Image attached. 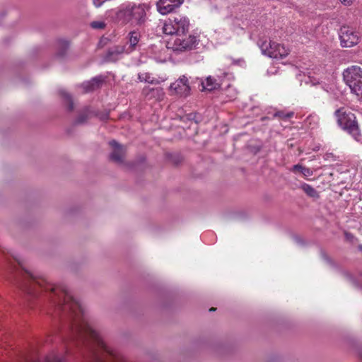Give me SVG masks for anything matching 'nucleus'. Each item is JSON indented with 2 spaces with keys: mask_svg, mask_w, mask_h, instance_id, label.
Masks as SVG:
<instances>
[{
  "mask_svg": "<svg viewBox=\"0 0 362 362\" xmlns=\"http://www.w3.org/2000/svg\"><path fill=\"white\" fill-rule=\"evenodd\" d=\"M144 93L146 95V97H148L149 98L154 95H156L159 99L160 97L163 96V91L160 88H158L152 89L144 88Z\"/></svg>",
  "mask_w": 362,
  "mask_h": 362,
  "instance_id": "412c9836",
  "label": "nucleus"
},
{
  "mask_svg": "<svg viewBox=\"0 0 362 362\" xmlns=\"http://www.w3.org/2000/svg\"><path fill=\"white\" fill-rule=\"evenodd\" d=\"M304 168V166L300 165V164H297V165H294L291 169V171L293 172V173H296V171H300L301 172L302 171V169Z\"/></svg>",
  "mask_w": 362,
  "mask_h": 362,
  "instance_id": "bb28decb",
  "label": "nucleus"
},
{
  "mask_svg": "<svg viewBox=\"0 0 362 362\" xmlns=\"http://www.w3.org/2000/svg\"><path fill=\"white\" fill-rule=\"evenodd\" d=\"M140 37L141 35L138 31L134 30L129 33L127 43L124 45L127 49V53H130L136 49Z\"/></svg>",
  "mask_w": 362,
  "mask_h": 362,
  "instance_id": "ddd939ff",
  "label": "nucleus"
},
{
  "mask_svg": "<svg viewBox=\"0 0 362 362\" xmlns=\"http://www.w3.org/2000/svg\"><path fill=\"white\" fill-rule=\"evenodd\" d=\"M300 188L310 197L317 198L319 197L318 192L311 185L303 183L301 185Z\"/></svg>",
  "mask_w": 362,
  "mask_h": 362,
  "instance_id": "a211bd4d",
  "label": "nucleus"
},
{
  "mask_svg": "<svg viewBox=\"0 0 362 362\" xmlns=\"http://www.w3.org/2000/svg\"><path fill=\"white\" fill-rule=\"evenodd\" d=\"M93 115H95L93 111L90 110L89 107H86L83 112L78 117L76 122L80 124L83 123Z\"/></svg>",
  "mask_w": 362,
  "mask_h": 362,
  "instance_id": "aec40b11",
  "label": "nucleus"
},
{
  "mask_svg": "<svg viewBox=\"0 0 362 362\" xmlns=\"http://www.w3.org/2000/svg\"><path fill=\"white\" fill-rule=\"evenodd\" d=\"M199 40L195 35H189L186 37L178 35L174 40L172 49L177 52L188 51L195 48Z\"/></svg>",
  "mask_w": 362,
  "mask_h": 362,
  "instance_id": "423d86ee",
  "label": "nucleus"
},
{
  "mask_svg": "<svg viewBox=\"0 0 362 362\" xmlns=\"http://www.w3.org/2000/svg\"><path fill=\"white\" fill-rule=\"evenodd\" d=\"M339 39L342 47H351L358 43L359 35L352 28L343 27L340 30Z\"/></svg>",
  "mask_w": 362,
  "mask_h": 362,
  "instance_id": "0eeeda50",
  "label": "nucleus"
},
{
  "mask_svg": "<svg viewBox=\"0 0 362 362\" xmlns=\"http://www.w3.org/2000/svg\"><path fill=\"white\" fill-rule=\"evenodd\" d=\"M337 125L358 142H362V134L354 113L346 107H340L334 112Z\"/></svg>",
  "mask_w": 362,
  "mask_h": 362,
  "instance_id": "7ed1b4c3",
  "label": "nucleus"
},
{
  "mask_svg": "<svg viewBox=\"0 0 362 362\" xmlns=\"http://www.w3.org/2000/svg\"><path fill=\"white\" fill-rule=\"evenodd\" d=\"M342 75L351 93L362 100V69L358 66H351L344 70Z\"/></svg>",
  "mask_w": 362,
  "mask_h": 362,
  "instance_id": "20e7f679",
  "label": "nucleus"
},
{
  "mask_svg": "<svg viewBox=\"0 0 362 362\" xmlns=\"http://www.w3.org/2000/svg\"><path fill=\"white\" fill-rule=\"evenodd\" d=\"M106 25L107 24L104 21H94L90 23V28L94 30H104Z\"/></svg>",
  "mask_w": 362,
  "mask_h": 362,
  "instance_id": "4be33fe9",
  "label": "nucleus"
},
{
  "mask_svg": "<svg viewBox=\"0 0 362 362\" xmlns=\"http://www.w3.org/2000/svg\"><path fill=\"white\" fill-rule=\"evenodd\" d=\"M344 5L349 6L352 4L353 0H339Z\"/></svg>",
  "mask_w": 362,
  "mask_h": 362,
  "instance_id": "cd10ccee",
  "label": "nucleus"
},
{
  "mask_svg": "<svg viewBox=\"0 0 362 362\" xmlns=\"http://www.w3.org/2000/svg\"><path fill=\"white\" fill-rule=\"evenodd\" d=\"M300 173L303 175L304 177H309L313 175V171L306 167H304Z\"/></svg>",
  "mask_w": 362,
  "mask_h": 362,
  "instance_id": "a878e982",
  "label": "nucleus"
},
{
  "mask_svg": "<svg viewBox=\"0 0 362 362\" xmlns=\"http://www.w3.org/2000/svg\"><path fill=\"white\" fill-rule=\"evenodd\" d=\"M189 20L185 16L177 15L165 21L163 32L165 35L177 36L184 35L189 28Z\"/></svg>",
  "mask_w": 362,
  "mask_h": 362,
  "instance_id": "39448f33",
  "label": "nucleus"
},
{
  "mask_svg": "<svg viewBox=\"0 0 362 362\" xmlns=\"http://www.w3.org/2000/svg\"><path fill=\"white\" fill-rule=\"evenodd\" d=\"M123 54H127L125 47L124 45H117L108 50L105 58L109 62H115L118 60Z\"/></svg>",
  "mask_w": 362,
  "mask_h": 362,
  "instance_id": "9b49d317",
  "label": "nucleus"
},
{
  "mask_svg": "<svg viewBox=\"0 0 362 362\" xmlns=\"http://www.w3.org/2000/svg\"><path fill=\"white\" fill-rule=\"evenodd\" d=\"M359 248L362 250V246H360Z\"/></svg>",
  "mask_w": 362,
  "mask_h": 362,
  "instance_id": "7c9ffc66",
  "label": "nucleus"
},
{
  "mask_svg": "<svg viewBox=\"0 0 362 362\" xmlns=\"http://www.w3.org/2000/svg\"><path fill=\"white\" fill-rule=\"evenodd\" d=\"M138 78L141 82H146L148 83H158V81L152 77L149 73H139L138 74Z\"/></svg>",
  "mask_w": 362,
  "mask_h": 362,
  "instance_id": "6ab92c4d",
  "label": "nucleus"
},
{
  "mask_svg": "<svg viewBox=\"0 0 362 362\" xmlns=\"http://www.w3.org/2000/svg\"><path fill=\"white\" fill-rule=\"evenodd\" d=\"M104 81V77L102 76H98L93 78L88 81L83 83L82 87L86 92L92 91L100 86L102 83Z\"/></svg>",
  "mask_w": 362,
  "mask_h": 362,
  "instance_id": "4468645a",
  "label": "nucleus"
},
{
  "mask_svg": "<svg viewBox=\"0 0 362 362\" xmlns=\"http://www.w3.org/2000/svg\"><path fill=\"white\" fill-rule=\"evenodd\" d=\"M183 0H158L156 4L158 11L162 15H166L180 7Z\"/></svg>",
  "mask_w": 362,
  "mask_h": 362,
  "instance_id": "1a4fd4ad",
  "label": "nucleus"
},
{
  "mask_svg": "<svg viewBox=\"0 0 362 362\" xmlns=\"http://www.w3.org/2000/svg\"><path fill=\"white\" fill-rule=\"evenodd\" d=\"M276 42H272L271 40H264V41H260L259 42V46L262 50V52L263 54L267 55L269 57H271V54L269 52L272 51H275V45Z\"/></svg>",
  "mask_w": 362,
  "mask_h": 362,
  "instance_id": "dca6fc26",
  "label": "nucleus"
},
{
  "mask_svg": "<svg viewBox=\"0 0 362 362\" xmlns=\"http://www.w3.org/2000/svg\"><path fill=\"white\" fill-rule=\"evenodd\" d=\"M35 284L45 291H49L52 303L66 318L63 332L72 339H78L83 342L93 344L90 347L93 362H123L122 357L103 341L85 315L81 304L64 286L53 285L45 279H36Z\"/></svg>",
  "mask_w": 362,
  "mask_h": 362,
  "instance_id": "f257e3e1",
  "label": "nucleus"
},
{
  "mask_svg": "<svg viewBox=\"0 0 362 362\" xmlns=\"http://www.w3.org/2000/svg\"><path fill=\"white\" fill-rule=\"evenodd\" d=\"M222 81L223 79L219 76H217V78L209 76L206 78L205 81L202 83L203 89L209 91L217 89L221 86Z\"/></svg>",
  "mask_w": 362,
  "mask_h": 362,
  "instance_id": "f8f14e48",
  "label": "nucleus"
},
{
  "mask_svg": "<svg viewBox=\"0 0 362 362\" xmlns=\"http://www.w3.org/2000/svg\"><path fill=\"white\" fill-rule=\"evenodd\" d=\"M325 156L327 157V158H326V159H327V158H328L329 156H332V154H326V156Z\"/></svg>",
  "mask_w": 362,
  "mask_h": 362,
  "instance_id": "c756f323",
  "label": "nucleus"
},
{
  "mask_svg": "<svg viewBox=\"0 0 362 362\" xmlns=\"http://www.w3.org/2000/svg\"><path fill=\"white\" fill-rule=\"evenodd\" d=\"M293 115V112H289L285 113L282 111H279L274 114V117H279L284 119H289V118L292 117Z\"/></svg>",
  "mask_w": 362,
  "mask_h": 362,
  "instance_id": "b1692460",
  "label": "nucleus"
},
{
  "mask_svg": "<svg viewBox=\"0 0 362 362\" xmlns=\"http://www.w3.org/2000/svg\"><path fill=\"white\" fill-rule=\"evenodd\" d=\"M170 90L173 94L187 97L190 91L187 78L185 76L180 77L170 85Z\"/></svg>",
  "mask_w": 362,
  "mask_h": 362,
  "instance_id": "6e6552de",
  "label": "nucleus"
},
{
  "mask_svg": "<svg viewBox=\"0 0 362 362\" xmlns=\"http://www.w3.org/2000/svg\"><path fill=\"white\" fill-rule=\"evenodd\" d=\"M149 9L148 4L128 2L118 8L116 18L124 24L140 26L146 21V13Z\"/></svg>",
  "mask_w": 362,
  "mask_h": 362,
  "instance_id": "f03ea898",
  "label": "nucleus"
},
{
  "mask_svg": "<svg viewBox=\"0 0 362 362\" xmlns=\"http://www.w3.org/2000/svg\"><path fill=\"white\" fill-rule=\"evenodd\" d=\"M59 95L64 100V103H66L67 106L68 111H73L74 108V102L71 95L66 93L64 90H59Z\"/></svg>",
  "mask_w": 362,
  "mask_h": 362,
  "instance_id": "f3484780",
  "label": "nucleus"
},
{
  "mask_svg": "<svg viewBox=\"0 0 362 362\" xmlns=\"http://www.w3.org/2000/svg\"><path fill=\"white\" fill-rule=\"evenodd\" d=\"M311 82H312L313 85H314V86L319 85L322 89H323L325 91H326L327 93H329L331 90V87L325 83H320L319 81H311Z\"/></svg>",
  "mask_w": 362,
  "mask_h": 362,
  "instance_id": "393cba45",
  "label": "nucleus"
},
{
  "mask_svg": "<svg viewBox=\"0 0 362 362\" xmlns=\"http://www.w3.org/2000/svg\"><path fill=\"white\" fill-rule=\"evenodd\" d=\"M47 362H59V361L58 358H54L53 361H50L49 360H48Z\"/></svg>",
  "mask_w": 362,
  "mask_h": 362,
  "instance_id": "c85d7f7f",
  "label": "nucleus"
},
{
  "mask_svg": "<svg viewBox=\"0 0 362 362\" xmlns=\"http://www.w3.org/2000/svg\"><path fill=\"white\" fill-rule=\"evenodd\" d=\"M110 145L113 149L110 154V159L115 163H122L125 155V148L115 140L110 141Z\"/></svg>",
  "mask_w": 362,
  "mask_h": 362,
  "instance_id": "9d476101",
  "label": "nucleus"
},
{
  "mask_svg": "<svg viewBox=\"0 0 362 362\" xmlns=\"http://www.w3.org/2000/svg\"><path fill=\"white\" fill-rule=\"evenodd\" d=\"M275 51H272L269 52L271 54V58L283 59L286 57L289 53V49L283 45L276 43L275 45Z\"/></svg>",
  "mask_w": 362,
  "mask_h": 362,
  "instance_id": "2eb2a0df",
  "label": "nucleus"
},
{
  "mask_svg": "<svg viewBox=\"0 0 362 362\" xmlns=\"http://www.w3.org/2000/svg\"><path fill=\"white\" fill-rule=\"evenodd\" d=\"M68 47H69L68 41L64 40H60L59 42V48L60 50L58 52V55L59 57H63L64 55L66 50L68 49Z\"/></svg>",
  "mask_w": 362,
  "mask_h": 362,
  "instance_id": "5701e85b",
  "label": "nucleus"
}]
</instances>
